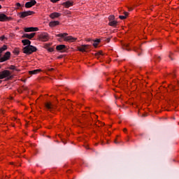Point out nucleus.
Wrapping results in <instances>:
<instances>
[{"label": "nucleus", "mask_w": 179, "mask_h": 179, "mask_svg": "<svg viewBox=\"0 0 179 179\" xmlns=\"http://www.w3.org/2000/svg\"><path fill=\"white\" fill-rule=\"evenodd\" d=\"M93 41H94V43H93L94 47H97L99 43H100L99 39H96V40Z\"/></svg>", "instance_id": "nucleus-23"}, {"label": "nucleus", "mask_w": 179, "mask_h": 179, "mask_svg": "<svg viewBox=\"0 0 179 179\" xmlns=\"http://www.w3.org/2000/svg\"><path fill=\"white\" fill-rule=\"evenodd\" d=\"M24 31L26 33H29L30 31H34V27H26V28H24Z\"/></svg>", "instance_id": "nucleus-19"}, {"label": "nucleus", "mask_w": 179, "mask_h": 179, "mask_svg": "<svg viewBox=\"0 0 179 179\" xmlns=\"http://www.w3.org/2000/svg\"><path fill=\"white\" fill-rule=\"evenodd\" d=\"M34 31H38V27H34Z\"/></svg>", "instance_id": "nucleus-33"}, {"label": "nucleus", "mask_w": 179, "mask_h": 179, "mask_svg": "<svg viewBox=\"0 0 179 179\" xmlns=\"http://www.w3.org/2000/svg\"><path fill=\"white\" fill-rule=\"evenodd\" d=\"M45 106L46 108H48V110H52V108H54V105L50 102L45 103Z\"/></svg>", "instance_id": "nucleus-15"}, {"label": "nucleus", "mask_w": 179, "mask_h": 179, "mask_svg": "<svg viewBox=\"0 0 179 179\" xmlns=\"http://www.w3.org/2000/svg\"><path fill=\"white\" fill-rule=\"evenodd\" d=\"M124 48H125L127 51H131V49L129 48V43H125V44H124Z\"/></svg>", "instance_id": "nucleus-26"}, {"label": "nucleus", "mask_w": 179, "mask_h": 179, "mask_svg": "<svg viewBox=\"0 0 179 179\" xmlns=\"http://www.w3.org/2000/svg\"><path fill=\"white\" fill-rule=\"evenodd\" d=\"M16 6H18V8H20L22 6V5L20 4V3H17Z\"/></svg>", "instance_id": "nucleus-34"}, {"label": "nucleus", "mask_w": 179, "mask_h": 179, "mask_svg": "<svg viewBox=\"0 0 179 179\" xmlns=\"http://www.w3.org/2000/svg\"><path fill=\"white\" fill-rule=\"evenodd\" d=\"M0 38H1V40H3L5 38V36H3Z\"/></svg>", "instance_id": "nucleus-39"}, {"label": "nucleus", "mask_w": 179, "mask_h": 179, "mask_svg": "<svg viewBox=\"0 0 179 179\" xmlns=\"http://www.w3.org/2000/svg\"><path fill=\"white\" fill-rule=\"evenodd\" d=\"M10 69H11V70H13V71H15V70L16 69V67H15V66H13V65H11V66H10Z\"/></svg>", "instance_id": "nucleus-29"}, {"label": "nucleus", "mask_w": 179, "mask_h": 179, "mask_svg": "<svg viewBox=\"0 0 179 179\" xmlns=\"http://www.w3.org/2000/svg\"><path fill=\"white\" fill-rule=\"evenodd\" d=\"M10 58V52H6L3 57L0 58V62H5V61H8Z\"/></svg>", "instance_id": "nucleus-6"}, {"label": "nucleus", "mask_w": 179, "mask_h": 179, "mask_svg": "<svg viewBox=\"0 0 179 179\" xmlns=\"http://www.w3.org/2000/svg\"><path fill=\"white\" fill-rule=\"evenodd\" d=\"M119 18H120L122 20H124V19H127V16H125V15H120Z\"/></svg>", "instance_id": "nucleus-28"}, {"label": "nucleus", "mask_w": 179, "mask_h": 179, "mask_svg": "<svg viewBox=\"0 0 179 179\" xmlns=\"http://www.w3.org/2000/svg\"><path fill=\"white\" fill-rule=\"evenodd\" d=\"M59 16H61V13H52L50 15L51 19H55V17H59Z\"/></svg>", "instance_id": "nucleus-13"}, {"label": "nucleus", "mask_w": 179, "mask_h": 179, "mask_svg": "<svg viewBox=\"0 0 179 179\" xmlns=\"http://www.w3.org/2000/svg\"><path fill=\"white\" fill-rule=\"evenodd\" d=\"M59 24V21H52L49 23L50 27H55V26H58Z\"/></svg>", "instance_id": "nucleus-14"}, {"label": "nucleus", "mask_w": 179, "mask_h": 179, "mask_svg": "<svg viewBox=\"0 0 179 179\" xmlns=\"http://www.w3.org/2000/svg\"><path fill=\"white\" fill-rule=\"evenodd\" d=\"M120 141H117V140L115 141V143L117 145L118 143H120Z\"/></svg>", "instance_id": "nucleus-37"}, {"label": "nucleus", "mask_w": 179, "mask_h": 179, "mask_svg": "<svg viewBox=\"0 0 179 179\" xmlns=\"http://www.w3.org/2000/svg\"><path fill=\"white\" fill-rule=\"evenodd\" d=\"M34 36H36V33H31L30 34H24L22 37L24 38H29V40H31V38H33V37H34Z\"/></svg>", "instance_id": "nucleus-10"}, {"label": "nucleus", "mask_w": 179, "mask_h": 179, "mask_svg": "<svg viewBox=\"0 0 179 179\" xmlns=\"http://www.w3.org/2000/svg\"><path fill=\"white\" fill-rule=\"evenodd\" d=\"M0 1H3V0H0Z\"/></svg>", "instance_id": "nucleus-47"}, {"label": "nucleus", "mask_w": 179, "mask_h": 179, "mask_svg": "<svg viewBox=\"0 0 179 179\" xmlns=\"http://www.w3.org/2000/svg\"><path fill=\"white\" fill-rule=\"evenodd\" d=\"M49 71H54V69H49Z\"/></svg>", "instance_id": "nucleus-42"}, {"label": "nucleus", "mask_w": 179, "mask_h": 179, "mask_svg": "<svg viewBox=\"0 0 179 179\" xmlns=\"http://www.w3.org/2000/svg\"><path fill=\"white\" fill-rule=\"evenodd\" d=\"M124 132H127V129H123Z\"/></svg>", "instance_id": "nucleus-41"}, {"label": "nucleus", "mask_w": 179, "mask_h": 179, "mask_svg": "<svg viewBox=\"0 0 179 179\" xmlns=\"http://www.w3.org/2000/svg\"><path fill=\"white\" fill-rule=\"evenodd\" d=\"M18 15H20V17L21 18V19H23V18H24V17H27V14H26V11H24V12H20V13H18Z\"/></svg>", "instance_id": "nucleus-18"}, {"label": "nucleus", "mask_w": 179, "mask_h": 179, "mask_svg": "<svg viewBox=\"0 0 179 179\" xmlns=\"http://www.w3.org/2000/svg\"><path fill=\"white\" fill-rule=\"evenodd\" d=\"M22 43L23 45H30V44H31V41H30L29 39L22 40Z\"/></svg>", "instance_id": "nucleus-16"}, {"label": "nucleus", "mask_w": 179, "mask_h": 179, "mask_svg": "<svg viewBox=\"0 0 179 179\" xmlns=\"http://www.w3.org/2000/svg\"><path fill=\"white\" fill-rule=\"evenodd\" d=\"M143 117H146V115H143Z\"/></svg>", "instance_id": "nucleus-44"}, {"label": "nucleus", "mask_w": 179, "mask_h": 179, "mask_svg": "<svg viewBox=\"0 0 179 179\" xmlns=\"http://www.w3.org/2000/svg\"><path fill=\"white\" fill-rule=\"evenodd\" d=\"M171 55H173V53H170V55H169V57L171 58V61H173V58L171 57Z\"/></svg>", "instance_id": "nucleus-35"}, {"label": "nucleus", "mask_w": 179, "mask_h": 179, "mask_svg": "<svg viewBox=\"0 0 179 179\" xmlns=\"http://www.w3.org/2000/svg\"><path fill=\"white\" fill-rule=\"evenodd\" d=\"M36 51H37V48L31 45H27L23 48L24 54H27V55H30V54H33V52H36Z\"/></svg>", "instance_id": "nucleus-2"}, {"label": "nucleus", "mask_w": 179, "mask_h": 179, "mask_svg": "<svg viewBox=\"0 0 179 179\" xmlns=\"http://www.w3.org/2000/svg\"><path fill=\"white\" fill-rule=\"evenodd\" d=\"M38 72H41V70L36 69V70L30 71H29V75H37V73H38Z\"/></svg>", "instance_id": "nucleus-17"}, {"label": "nucleus", "mask_w": 179, "mask_h": 179, "mask_svg": "<svg viewBox=\"0 0 179 179\" xmlns=\"http://www.w3.org/2000/svg\"><path fill=\"white\" fill-rule=\"evenodd\" d=\"M50 36L47 33H43L39 35V40L41 41H48Z\"/></svg>", "instance_id": "nucleus-5"}, {"label": "nucleus", "mask_w": 179, "mask_h": 179, "mask_svg": "<svg viewBox=\"0 0 179 179\" xmlns=\"http://www.w3.org/2000/svg\"><path fill=\"white\" fill-rule=\"evenodd\" d=\"M62 6H64V8H71V6H73V1H67L62 3Z\"/></svg>", "instance_id": "nucleus-9"}, {"label": "nucleus", "mask_w": 179, "mask_h": 179, "mask_svg": "<svg viewBox=\"0 0 179 179\" xmlns=\"http://www.w3.org/2000/svg\"><path fill=\"white\" fill-rule=\"evenodd\" d=\"M56 50L60 52H65V51H66V45H59L56 47Z\"/></svg>", "instance_id": "nucleus-7"}, {"label": "nucleus", "mask_w": 179, "mask_h": 179, "mask_svg": "<svg viewBox=\"0 0 179 179\" xmlns=\"http://www.w3.org/2000/svg\"><path fill=\"white\" fill-rule=\"evenodd\" d=\"M99 55H103V52H99L96 53V57Z\"/></svg>", "instance_id": "nucleus-32"}, {"label": "nucleus", "mask_w": 179, "mask_h": 179, "mask_svg": "<svg viewBox=\"0 0 179 179\" xmlns=\"http://www.w3.org/2000/svg\"><path fill=\"white\" fill-rule=\"evenodd\" d=\"M117 23H118L117 21H110L109 26H117Z\"/></svg>", "instance_id": "nucleus-21"}, {"label": "nucleus", "mask_w": 179, "mask_h": 179, "mask_svg": "<svg viewBox=\"0 0 179 179\" xmlns=\"http://www.w3.org/2000/svg\"><path fill=\"white\" fill-rule=\"evenodd\" d=\"M6 50H8V46L4 45L0 48V54H2V52H3V51H6Z\"/></svg>", "instance_id": "nucleus-20"}, {"label": "nucleus", "mask_w": 179, "mask_h": 179, "mask_svg": "<svg viewBox=\"0 0 179 179\" xmlns=\"http://www.w3.org/2000/svg\"><path fill=\"white\" fill-rule=\"evenodd\" d=\"M133 51H134V52H136L138 57H141V55H142V49L141 48L134 47L133 48Z\"/></svg>", "instance_id": "nucleus-12"}, {"label": "nucleus", "mask_w": 179, "mask_h": 179, "mask_svg": "<svg viewBox=\"0 0 179 179\" xmlns=\"http://www.w3.org/2000/svg\"><path fill=\"white\" fill-rule=\"evenodd\" d=\"M124 16H126V17H127V16H128V12H124Z\"/></svg>", "instance_id": "nucleus-36"}, {"label": "nucleus", "mask_w": 179, "mask_h": 179, "mask_svg": "<svg viewBox=\"0 0 179 179\" xmlns=\"http://www.w3.org/2000/svg\"><path fill=\"white\" fill-rule=\"evenodd\" d=\"M115 17H114V15H110V17H109V20H110V22H113V21H114V19H115Z\"/></svg>", "instance_id": "nucleus-27"}, {"label": "nucleus", "mask_w": 179, "mask_h": 179, "mask_svg": "<svg viewBox=\"0 0 179 179\" xmlns=\"http://www.w3.org/2000/svg\"><path fill=\"white\" fill-rule=\"evenodd\" d=\"M171 76H172V78H174L176 76V74L172 73V74H171Z\"/></svg>", "instance_id": "nucleus-38"}, {"label": "nucleus", "mask_w": 179, "mask_h": 179, "mask_svg": "<svg viewBox=\"0 0 179 179\" xmlns=\"http://www.w3.org/2000/svg\"><path fill=\"white\" fill-rule=\"evenodd\" d=\"M107 42L110 43V38H107Z\"/></svg>", "instance_id": "nucleus-40"}, {"label": "nucleus", "mask_w": 179, "mask_h": 179, "mask_svg": "<svg viewBox=\"0 0 179 179\" xmlns=\"http://www.w3.org/2000/svg\"><path fill=\"white\" fill-rule=\"evenodd\" d=\"M48 50L49 51V52H52L54 51V48H49L48 49Z\"/></svg>", "instance_id": "nucleus-30"}, {"label": "nucleus", "mask_w": 179, "mask_h": 179, "mask_svg": "<svg viewBox=\"0 0 179 179\" xmlns=\"http://www.w3.org/2000/svg\"><path fill=\"white\" fill-rule=\"evenodd\" d=\"M130 10H132V8H131Z\"/></svg>", "instance_id": "nucleus-46"}, {"label": "nucleus", "mask_w": 179, "mask_h": 179, "mask_svg": "<svg viewBox=\"0 0 179 179\" xmlns=\"http://www.w3.org/2000/svg\"><path fill=\"white\" fill-rule=\"evenodd\" d=\"M2 8V6L0 5V9Z\"/></svg>", "instance_id": "nucleus-43"}, {"label": "nucleus", "mask_w": 179, "mask_h": 179, "mask_svg": "<svg viewBox=\"0 0 179 179\" xmlns=\"http://www.w3.org/2000/svg\"><path fill=\"white\" fill-rule=\"evenodd\" d=\"M36 3H37V1H36V0L28 1L25 3V8H31L32 6H34Z\"/></svg>", "instance_id": "nucleus-8"}, {"label": "nucleus", "mask_w": 179, "mask_h": 179, "mask_svg": "<svg viewBox=\"0 0 179 179\" xmlns=\"http://www.w3.org/2000/svg\"><path fill=\"white\" fill-rule=\"evenodd\" d=\"M87 48H89V45H83L81 47H78V51H81V52H85Z\"/></svg>", "instance_id": "nucleus-11"}, {"label": "nucleus", "mask_w": 179, "mask_h": 179, "mask_svg": "<svg viewBox=\"0 0 179 179\" xmlns=\"http://www.w3.org/2000/svg\"><path fill=\"white\" fill-rule=\"evenodd\" d=\"M13 54H15V55H19L20 50H19L18 48H15L14 49V50L13 51Z\"/></svg>", "instance_id": "nucleus-22"}, {"label": "nucleus", "mask_w": 179, "mask_h": 179, "mask_svg": "<svg viewBox=\"0 0 179 179\" xmlns=\"http://www.w3.org/2000/svg\"><path fill=\"white\" fill-rule=\"evenodd\" d=\"M25 13H26L27 16H31V15H33V13H34L31 10H28V11H25Z\"/></svg>", "instance_id": "nucleus-25"}, {"label": "nucleus", "mask_w": 179, "mask_h": 179, "mask_svg": "<svg viewBox=\"0 0 179 179\" xmlns=\"http://www.w3.org/2000/svg\"><path fill=\"white\" fill-rule=\"evenodd\" d=\"M58 1H59V0H50V2H52V3H55L58 2Z\"/></svg>", "instance_id": "nucleus-31"}, {"label": "nucleus", "mask_w": 179, "mask_h": 179, "mask_svg": "<svg viewBox=\"0 0 179 179\" xmlns=\"http://www.w3.org/2000/svg\"><path fill=\"white\" fill-rule=\"evenodd\" d=\"M0 83H2V80H0Z\"/></svg>", "instance_id": "nucleus-45"}, {"label": "nucleus", "mask_w": 179, "mask_h": 179, "mask_svg": "<svg viewBox=\"0 0 179 179\" xmlns=\"http://www.w3.org/2000/svg\"><path fill=\"white\" fill-rule=\"evenodd\" d=\"M161 59H162V57H160L159 56L155 57V62H160Z\"/></svg>", "instance_id": "nucleus-24"}, {"label": "nucleus", "mask_w": 179, "mask_h": 179, "mask_svg": "<svg viewBox=\"0 0 179 179\" xmlns=\"http://www.w3.org/2000/svg\"><path fill=\"white\" fill-rule=\"evenodd\" d=\"M10 20H12L10 17H8L3 13L0 14V22H9Z\"/></svg>", "instance_id": "nucleus-4"}, {"label": "nucleus", "mask_w": 179, "mask_h": 179, "mask_svg": "<svg viewBox=\"0 0 179 179\" xmlns=\"http://www.w3.org/2000/svg\"><path fill=\"white\" fill-rule=\"evenodd\" d=\"M5 78H7L8 80L10 79V71L4 70L3 71L0 72V79Z\"/></svg>", "instance_id": "nucleus-3"}, {"label": "nucleus", "mask_w": 179, "mask_h": 179, "mask_svg": "<svg viewBox=\"0 0 179 179\" xmlns=\"http://www.w3.org/2000/svg\"><path fill=\"white\" fill-rule=\"evenodd\" d=\"M68 34L64 33V34H56V37H60L58 38V41H62V38H64V41H69L70 43H73V41H76V38H73L71 36H67Z\"/></svg>", "instance_id": "nucleus-1"}]
</instances>
